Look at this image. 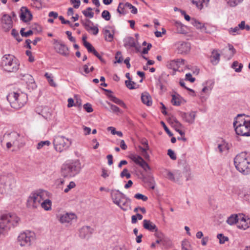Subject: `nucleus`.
Masks as SVG:
<instances>
[{"instance_id":"f257e3e1","label":"nucleus","mask_w":250,"mask_h":250,"mask_svg":"<svg viewBox=\"0 0 250 250\" xmlns=\"http://www.w3.org/2000/svg\"><path fill=\"white\" fill-rule=\"evenodd\" d=\"M236 133L240 136H250V117L238 114L233 123Z\"/></svg>"},{"instance_id":"f03ea898","label":"nucleus","mask_w":250,"mask_h":250,"mask_svg":"<svg viewBox=\"0 0 250 250\" xmlns=\"http://www.w3.org/2000/svg\"><path fill=\"white\" fill-rule=\"evenodd\" d=\"M20 221V218L15 214H7L0 218V235H5L11 229L17 227Z\"/></svg>"},{"instance_id":"7ed1b4c3","label":"nucleus","mask_w":250,"mask_h":250,"mask_svg":"<svg viewBox=\"0 0 250 250\" xmlns=\"http://www.w3.org/2000/svg\"><path fill=\"white\" fill-rule=\"evenodd\" d=\"M236 169L244 175L250 173V157L246 152L237 154L234 159Z\"/></svg>"},{"instance_id":"20e7f679","label":"nucleus","mask_w":250,"mask_h":250,"mask_svg":"<svg viewBox=\"0 0 250 250\" xmlns=\"http://www.w3.org/2000/svg\"><path fill=\"white\" fill-rule=\"evenodd\" d=\"M81 164L79 161H75L63 164L61 168V175L65 178L74 177L81 171Z\"/></svg>"},{"instance_id":"39448f33","label":"nucleus","mask_w":250,"mask_h":250,"mask_svg":"<svg viewBox=\"0 0 250 250\" xmlns=\"http://www.w3.org/2000/svg\"><path fill=\"white\" fill-rule=\"evenodd\" d=\"M7 99L11 106L15 109H20L26 103L27 95L23 92H11L7 96Z\"/></svg>"},{"instance_id":"423d86ee","label":"nucleus","mask_w":250,"mask_h":250,"mask_svg":"<svg viewBox=\"0 0 250 250\" xmlns=\"http://www.w3.org/2000/svg\"><path fill=\"white\" fill-rule=\"evenodd\" d=\"M111 197L113 202L122 210L126 211L130 209V199L119 190L112 191L111 193Z\"/></svg>"},{"instance_id":"0eeeda50","label":"nucleus","mask_w":250,"mask_h":250,"mask_svg":"<svg viewBox=\"0 0 250 250\" xmlns=\"http://www.w3.org/2000/svg\"><path fill=\"white\" fill-rule=\"evenodd\" d=\"M164 176L168 180L173 182H177L182 177V173H184L186 177V180L188 181L191 178L190 168L189 167L186 165L183 170H175L173 172L165 169L163 171Z\"/></svg>"},{"instance_id":"6e6552de","label":"nucleus","mask_w":250,"mask_h":250,"mask_svg":"<svg viewBox=\"0 0 250 250\" xmlns=\"http://www.w3.org/2000/svg\"><path fill=\"white\" fill-rule=\"evenodd\" d=\"M19 64L15 57L11 54H5L1 58L0 66L7 72H15L19 69Z\"/></svg>"},{"instance_id":"1a4fd4ad","label":"nucleus","mask_w":250,"mask_h":250,"mask_svg":"<svg viewBox=\"0 0 250 250\" xmlns=\"http://www.w3.org/2000/svg\"><path fill=\"white\" fill-rule=\"evenodd\" d=\"M16 185V180L11 174H3L0 176V193H6L11 191Z\"/></svg>"},{"instance_id":"9d476101","label":"nucleus","mask_w":250,"mask_h":250,"mask_svg":"<svg viewBox=\"0 0 250 250\" xmlns=\"http://www.w3.org/2000/svg\"><path fill=\"white\" fill-rule=\"evenodd\" d=\"M71 144V141L63 136H56L53 141L54 148L59 152L67 149Z\"/></svg>"},{"instance_id":"9b49d317","label":"nucleus","mask_w":250,"mask_h":250,"mask_svg":"<svg viewBox=\"0 0 250 250\" xmlns=\"http://www.w3.org/2000/svg\"><path fill=\"white\" fill-rule=\"evenodd\" d=\"M35 240V234L30 231L21 233L18 237V242L22 247L30 246Z\"/></svg>"},{"instance_id":"f8f14e48","label":"nucleus","mask_w":250,"mask_h":250,"mask_svg":"<svg viewBox=\"0 0 250 250\" xmlns=\"http://www.w3.org/2000/svg\"><path fill=\"white\" fill-rule=\"evenodd\" d=\"M44 193L45 191L42 190L33 192L28 198V204L32 206L34 208H37L40 204H41V201L43 200Z\"/></svg>"},{"instance_id":"ddd939ff","label":"nucleus","mask_w":250,"mask_h":250,"mask_svg":"<svg viewBox=\"0 0 250 250\" xmlns=\"http://www.w3.org/2000/svg\"><path fill=\"white\" fill-rule=\"evenodd\" d=\"M54 48L55 51L62 56L67 57L69 55L68 46L61 40H53Z\"/></svg>"},{"instance_id":"4468645a","label":"nucleus","mask_w":250,"mask_h":250,"mask_svg":"<svg viewBox=\"0 0 250 250\" xmlns=\"http://www.w3.org/2000/svg\"><path fill=\"white\" fill-rule=\"evenodd\" d=\"M1 28L3 31L8 32L13 27V22L11 17L6 14L2 15L0 19Z\"/></svg>"},{"instance_id":"2eb2a0df","label":"nucleus","mask_w":250,"mask_h":250,"mask_svg":"<svg viewBox=\"0 0 250 250\" xmlns=\"http://www.w3.org/2000/svg\"><path fill=\"white\" fill-rule=\"evenodd\" d=\"M129 158L136 165L143 168L144 170L147 171L150 169V167L148 164L141 156L136 154H131L129 155Z\"/></svg>"},{"instance_id":"dca6fc26","label":"nucleus","mask_w":250,"mask_h":250,"mask_svg":"<svg viewBox=\"0 0 250 250\" xmlns=\"http://www.w3.org/2000/svg\"><path fill=\"white\" fill-rule=\"evenodd\" d=\"M20 137L19 133L16 132H12L10 133H5L4 134L0 142L2 144L4 141H9L11 142L13 145H17L18 144V139Z\"/></svg>"},{"instance_id":"f3484780","label":"nucleus","mask_w":250,"mask_h":250,"mask_svg":"<svg viewBox=\"0 0 250 250\" xmlns=\"http://www.w3.org/2000/svg\"><path fill=\"white\" fill-rule=\"evenodd\" d=\"M124 46L126 48L134 47L137 52L140 50L141 46L139 45L137 41H136L133 37H127L124 41Z\"/></svg>"},{"instance_id":"a211bd4d","label":"nucleus","mask_w":250,"mask_h":250,"mask_svg":"<svg viewBox=\"0 0 250 250\" xmlns=\"http://www.w3.org/2000/svg\"><path fill=\"white\" fill-rule=\"evenodd\" d=\"M178 53L181 54L188 53L191 48L190 44L188 42H179L177 44Z\"/></svg>"},{"instance_id":"6ab92c4d","label":"nucleus","mask_w":250,"mask_h":250,"mask_svg":"<svg viewBox=\"0 0 250 250\" xmlns=\"http://www.w3.org/2000/svg\"><path fill=\"white\" fill-rule=\"evenodd\" d=\"M32 15L26 7H22L21 9L20 19L25 22L32 20Z\"/></svg>"},{"instance_id":"aec40b11","label":"nucleus","mask_w":250,"mask_h":250,"mask_svg":"<svg viewBox=\"0 0 250 250\" xmlns=\"http://www.w3.org/2000/svg\"><path fill=\"white\" fill-rule=\"evenodd\" d=\"M185 60L182 59L171 60L168 62L167 66L169 68L176 71L178 70L181 65L185 63Z\"/></svg>"},{"instance_id":"412c9836","label":"nucleus","mask_w":250,"mask_h":250,"mask_svg":"<svg viewBox=\"0 0 250 250\" xmlns=\"http://www.w3.org/2000/svg\"><path fill=\"white\" fill-rule=\"evenodd\" d=\"M76 218V216L74 213H65L60 214L59 217V221L61 223H69L72 220Z\"/></svg>"},{"instance_id":"4be33fe9","label":"nucleus","mask_w":250,"mask_h":250,"mask_svg":"<svg viewBox=\"0 0 250 250\" xmlns=\"http://www.w3.org/2000/svg\"><path fill=\"white\" fill-rule=\"evenodd\" d=\"M181 117L186 122L192 124L194 122L196 117V113L194 111H191L188 113H182Z\"/></svg>"},{"instance_id":"5701e85b","label":"nucleus","mask_w":250,"mask_h":250,"mask_svg":"<svg viewBox=\"0 0 250 250\" xmlns=\"http://www.w3.org/2000/svg\"><path fill=\"white\" fill-rule=\"evenodd\" d=\"M93 229L88 226H84L80 230V236L83 238L87 239L93 232Z\"/></svg>"},{"instance_id":"b1692460","label":"nucleus","mask_w":250,"mask_h":250,"mask_svg":"<svg viewBox=\"0 0 250 250\" xmlns=\"http://www.w3.org/2000/svg\"><path fill=\"white\" fill-rule=\"evenodd\" d=\"M191 23L197 29H200L202 32L204 33H208V32L207 31L206 28L205 27L204 24L198 20L194 18H192L191 19Z\"/></svg>"},{"instance_id":"393cba45","label":"nucleus","mask_w":250,"mask_h":250,"mask_svg":"<svg viewBox=\"0 0 250 250\" xmlns=\"http://www.w3.org/2000/svg\"><path fill=\"white\" fill-rule=\"evenodd\" d=\"M143 227L145 229L151 232L157 230V226L150 220H144L143 221Z\"/></svg>"},{"instance_id":"a878e982","label":"nucleus","mask_w":250,"mask_h":250,"mask_svg":"<svg viewBox=\"0 0 250 250\" xmlns=\"http://www.w3.org/2000/svg\"><path fill=\"white\" fill-rule=\"evenodd\" d=\"M229 49L225 51L224 53L225 57L227 60H230L232 58L234 55L236 53V50L234 48L233 46L230 44H228Z\"/></svg>"},{"instance_id":"bb28decb","label":"nucleus","mask_w":250,"mask_h":250,"mask_svg":"<svg viewBox=\"0 0 250 250\" xmlns=\"http://www.w3.org/2000/svg\"><path fill=\"white\" fill-rule=\"evenodd\" d=\"M141 100L143 104L147 106H150L152 104L151 97L150 95L146 92L142 94Z\"/></svg>"},{"instance_id":"cd10ccee","label":"nucleus","mask_w":250,"mask_h":250,"mask_svg":"<svg viewBox=\"0 0 250 250\" xmlns=\"http://www.w3.org/2000/svg\"><path fill=\"white\" fill-rule=\"evenodd\" d=\"M220 54L217 50H213L212 51V55L210 57V61L214 64H217L220 60Z\"/></svg>"},{"instance_id":"c85d7f7f","label":"nucleus","mask_w":250,"mask_h":250,"mask_svg":"<svg viewBox=\"0 0 250 250\" xmlns=\"http://www.w3.org/2000/svg\"><path fill=\"white\" fill-rule=\"evenodd\" d=\"M104 35L105 40L107 42H111L114 38V31L105 29L104 31Z\"/></svg>"},{"instance_id":"c756f323","label":"nucleus","mask_w":250,"mask_h":250,"mask_svg":"<svg viewBox=\"0 0 250 250\" xmlns=\"http://www.w3.org/2000/svg\"><path fill=\"white\" fill-rule=\"evenodd\" d=\"M199 9H202L203 7L207 6L209 0H191Z\"/></svg>"},{"instance_id":"7c9ffc66","label":"nucleus","mask_w":250,"mask_h":250,"mask_svg":"<svg viewBox=\"0 0 250 250\" xmlns=\"http://www.w3.org/2000/svg\"><path fill=\"white\" fill-rule=\"evenodd\" d=\"M238 215L239 221L242 222L246 223L245 225H242L241 228L245 229L249 228V226L248 225V222L250 223V219L248 218L247 219L243 214H239Z\"/></svg>"},{"instance_id":"2f4dec72","label":"nucleus","mask_w":250,"mask_h":250,"mask_svg":"<svg viewBox=\"0 0 250 250\" xmlns=\"http://www.w3.org/2000/svg\"><path fill=\"white\" fill-rule=\"evenodd\" d=\"M81 22L84 27L86 31L90 32V28L92 27V25H93V22L89 20L86 19L84 20H81Z\"/></svg>"},{"instance_id":"473e14b6","label":"nucleus","mask_w":250,"mask_h":250,"mask_svg":"<svg viewBox=\"0 0 250 250\" xmlns=\"http://www.w3.org/2000/svg\"><path fill=\"white\" fill-rule=\"evenodd\" d=\"M239 221L238 215L236 214L231 215L227 219V222L230 225L236 224Z\"/></svg>"},{"instance_id":"72a5a7b5","label":"nucleus","mask_w":250,"mask_h":250,"mask_svg":"<svg viewBox=\"0 0 250 250\" xmlns=\"http://www.w3.org/2000/svg\"><path fill=\"white\" fill-rule=\"evenodd\" d=\"M107 96L110 98L111 100L115 103V104L122 106V107H124L125 108H126V106L125 104L124 103L123 101L120 100L119 99L116 98V97L111 95H107Z\"/></svg>"},{"instance_id":"f704fd0d","label":"nucleus","mask_w":250,"mask_h":250,"mask_svg":"<svg viewBox=\"0 0 250 250\" xmlns=\"http://www.w3.org/2000/svg\"><path fill=\"white\" fill-rule=\"evenodd\" d=\"M175 26L176 27V31L178 33L185 34L186 33V26L183 25L181 22L176 21L175 22Z\"/></svg>"},{"instance_id":"c9c22d12","label":"nucleus","mask_w":250,"mask_h":250,"mask_svg":"<svg viewBox=\"0 0 250 250\" xmlns=\"http://www.w3.org/2000/svg\"><path fill=\"white\" fill-rule=\"evenodd\" d=\"M41 205L42 207L45 210H49L51 208L52 203L49 199L44 200Z\"/></svg>"},{"instance_id":"e433bc0d","label":"nucleus","mask_w":250,"mask_h":250,"mask_svg":"<svg viewBox=\"0 0 250 250\" xmlns=\"http://www.w3.org/2000/svg\"><path fill=\"white\" fill-rule=\"evenodd\" d=\"M218 148L220 153H222L226 150H228L229 149L228 144L225 142L224 141L222 142V143L221 144H219L218 145Z\"/></svg>"},{"instance_id":"4c0bfd02","label":"nucleus","mask_w":250,"mask_h":250,"mask_svg":"<svg viewBox=\"0 0 250 250\" xmlns=\"http://www.w3.org/2000/svg\"><path fill=\"white\" fill-rule=\"evenodd\" d=\"M171 99V103L174 105L179 106L181 104V101L180 100V96L179 95H173Z\"/></svg>"},{"instance_id":"58836bf2","label":"nucleus","mask_w":250,"mask_h":250,"mask_svg":"<svg viewBox=\"0 0 250 250\" xmlns=\"http://www.w3.org/2000/svg\"><path fill=\"white\" fill-rule=\"evenodd\" d=\"M92 10V9L91 7H88L86 10L83 11L82 13L86 17L92 18L94 16V13L91 11Z\"/></svg>"},{"instance_id":"ea45409f","label":"nucleus","mask_w":250,"mask_h":250,"mask_svg":"<svg viewBox=\"0 0 250 250\" xmlns=\"http://www.w3.org/2000/svg\"><path fill=\"white\" fill-rule=\"evenodd\" d=\"M231 66L235 69L236 72H239L242 70L243 64L242 63H239L237 61H235L233 62Z\"/></svg>"},{"instance_id":"a19ab883","label":"nucleus","mask_w":250,"mask_h":250,"mask_svg":"<svg viewBox=\"0 0 250 250\" xmlns=\"http://www.w3.org/2000/svg\"><path fill=\"white\" fill-rule=\"evenodd\" d=\"M44 76L46 78V79L48 80V82L49 83V84L53 87H56L57 84L56 83L54 82V80L53 79V77L51 76V74H49L48 73H45Z\"/></svg>"},{"instance_id":"79ce46f5","label":"nucleus","mask_w":250,"mask_h":250,"mask_svg":"<svg viewBox=\"0 0 250 250\" xmlns=\"http://www.w3.org/2000/svg\"><path fill=\"white\" fill-rule=\"evenodd\" d=\"M23 79H22L24 81H25L26 83H31V84H33L34 85H35L34 79L33 78V77L29 75V74H25L23 76Z\"/></svg>"},{"instance_id":"37998d69","label":"nucleus","mask_w":250,"mask_h":250,"mask_svg":"<svg viewBox=\"0 0 250 250\" xmlns=\"http://www.w3.org/2000/svg\"><path fill=\"white\" fill-rule=\"evenodd\" d=\"M238 28L240 30L246 29L247 31L250 30V26L248 24H246L245 21H242L238 25Z\"/></svg>"},{"instance_id":"c03bdc74","label":"nucleus","mask_w":250,"mask_h":250,"mask_svg":"<svg viewBox=\"0 0 250 250\" xmlns=\"http://www.w3.org/2000/svg\"><path fill=\"white\" fill-rule=\"evenodd\" d=\"M182 250H191L189 242L187 240H184L182 243Z\"/></svg>"},{"instance_id":"a18cd8bd","label":"nucleus","mask_w":250,"mask_h":250,"mask_svg":"<svg viewBox=\"0 0 250 250\" xmlns=\"http://www.w3.org/2000/svg\"><path fill=\"white\" fill-rule=\"evenodd\" d=\"M227 3L231 7H235L243 0H226Z\"/></svg>"},{"instance_id":"49530a36","label":"nucleus","mask_w":250,"mask_h":250,"mask_svg":"<svg viewBox=\"0 0 250 250\" xmlns=\"http://www.w3.org/2000/svg\"><path fill=\"white\" fill-rule=\"evenodd\" d=\"M83 45L86 48L88 52L89 53L93 54L94 52L96 51L94 47L89 42H84V44Z\"/></svg>"},{"instance_id":"de8ad7c7","label":"nucleus","mask_w":250,"mask_h":250,"mask_svg":"<svg viewBox=\"0 0 250 250\" xmlns=\"http://www.w3.org/2000/svg\"><path fill=\"white\" fill-rule=\"evenodd\" d=\"M124 6V3H120L118 5L117 12L120 14L125 15L126 13L125 8Z\"/></svg>"},{"instance_id":"09e8293b","label":"nucleus","mask_w":250,"mask_h":250,"mask_svg":"<svg viewBox=\"0 0 250 250\" xmlns=\"http://www.w3.org/2000/svg\"><path fill=\"white\" fill-rule=\"evenodd\" d=\"M140 148L142 150L145 158L146 160L149 159V155L147 152V150L149 149V146L146 144V148H143L142 147L140 146Z\"/></svg>"},{"instance_id":"8fccbe9b","label":"nucleus","mask_w":250,"mask_h":250,"mask_svg":"<svg viewBox=\"0 0 250 250\" xmlns=\"http://www.w3.org/2000/svg\"><path fill=\"white\" fill-rule=\"evenodd\" d=\"M217 238L219 240V243L220 244H224L226 241L229 240L228 237L225 236L223 234H218L217 236Z\"/></svg>"},{"instance_id":"3c124183","label":"nucleus","mask_w":250,"mask_h":250,"mask_svg":"<svg viewBox=\"0 0 250 250\" xmlns=\"http://www.w3.org/2000/svg\"><path fill=\"white\" fill-rule=\"evenodd\" d=\"M11 35L16 39L18 42H20L22 41V39L20 37L18 31L15 29H12Z\"/></svg>"},{"instance_id":"603ef678","label":"nucleus","mask_w":250,"mask_h":250,"mask_svg":"<svg viewBox=\"0 0 250 250\" xmlns=\"http://www.w3.org/2000/svg\"><path fill=\"white\" fill-rule=\"evenodd\" d=\"M24 30H25V29L24 28H22L21 29L20 33L22 37H28L29 36L32 35L33 33L32 30H30L26 32H24Z\"/></svg>"},{"instance_id":"864d4df0","label":"nucleus","mask_w":250,"mask_h":250,"mask_svg":"<svg viewBox=\"0 0 250 250\" xmlns=\"http://www.w3.org/2000/svg\"><path fill=\"white\" fill-rule=\"evenodd\" d=\"M102 17L106 21H109L111 18V15L108 11L104 10L102 13Z\"/></svg>"},{"instance_id":"5fc2aeb1","label":"nucleus","mask_w":250,"mask_h":250,"mask_svg":"<svg viewBox=\"0 0 250 250\" xmlns=\"http://www.w3.org/2000/svg\"><path fill=\"white\" fill-rule=\"evenodd\" d=\"M240 29L238 28V26H235L234 28H230L229 30V33L230 34H231L232 35H235L236 34H239V31Z\"/></svg>"},{"instance_id":"6e6d98bb","label":"nucleus","mask_w":250,"mask_h":250,"mask_svg":"<svg viewBox=\"0 0 250 250\" xmlns=\"http://www.w3.org/2000/svg\"><path fill=\"white\" fill-rule=\"evenodd\" d=\"M50 144V142L49 141H41L39 142L37 146V148L38 149H41L44 146H48Z\"/></svg>"},{"instance_id":"4d7b16f0","label":"nucleus","mask_w":250,"mask_h":250,"mask_svg":"<svg viewBox=\"0 0 250 250\" xmlns=\"http://www.w3.org/2000/svg\"><path fill=\"white\" fill-rule=\"evenodd\" d=\"M108 104L109 105L111 110L114 113L121 112V109L116 105L112 104L110 103H108Z\"/></svg>"},{"instance_id":"13d9d810","label":"nucleus","mask_w":250,"mask_h":250,"mask_svg":"<svg viewBox=\"0 0 250 250\" xmlns=\"http://www.w3.org/2000/svg\"><path fill=\"white\" fill-rule=\"evenodd\" d=\"M125 83L126 87L128 88H129V89H135L134 85L136 83L134 82L131 81L130 80L125 81Z\"/></svg>"},{"instance_id":"bf43d9fd","label":"nucleus","mask_w":250,"mask_h":250,"mask_svg":"<svg viewBox=\"0 0 250 250\" xmlns=\"http://www.w3.org/2000/svg\"><path fill=\"white\" fill-rule=\"evenodd\" d=\"M115 59L116 60V62L118 63H121L123 61V59L122 56V53L120 51H118L115 56Z\"/></svg>"},{"instance_id":"052dcab7","label":"nucleus","mask_w":250,"mask_h":250,"mask_svg":"<svg viewBox=\"0 0 250 250\" xmlns=\"http://www.w3.org/2000/svg\"><path fill=\"white\" fill-rule=\"evenodd\" d=\"M120 176L121 177H124L125 176L126 178L128 179L131 177V175L128 172V170L126 168H124L122 172L120 174Z\"/></svg>"},{"instance_id":"680f3d73","label":"nucleus","mask_w":250,"mask_h":250,"mask_svg":"<svg viewBox=\"0 0 250 250\" xmlns=\"http://www.w3.org/2000/svg\"><path fill=\"white\" fill-rule=\"evenodd\" d=\"M76 186L75 183L74 182H70L67 188L64 189V192L65 193L68 192L71 189L74 188Z\"/></svg>"},{"instance_id":"e2e57ef3","label":"nucleus","mask_w":250,"mask_h":250,"mask_svg":"<svg viewBox=\"0 0 250 250\" xmlns=\"http://www.w3.org/2000/svg\"><path fill=\"white\" fill-rule=\"evenodd\" d=\"M134 197L137 199H141L143 201H146L147 200V197L141 193H137L134 195Z\"/></svg>"},{"instance_id":"0e129e2a","label":"nucleus","mask_w":250,"mask_h":250,"mask_svg":"<svg viewBox=\"0 0 250 250\" xmlns=\"http://www.w3.org/2000/svg\"><path fill=\"white\" fill-rule=\"evenodd\" d=\"M167 155L169 157L173 160H175L177 158L174 152L171 149H169L167 150Z\"/></svg>"},{"instance_id":"69168bd1","label":"nucleus","mask_w":250,"mask_h":250,"mask_svg":"<svg viewBox=\"0 0 250 250\" xmlns=\"http://www.w3.org/2000/svg\"><path fill=\"white\" fill-rule=\"evenodd\" d=\"M83 108L88 113L92 112L93 111V108L91 104L86 103L83 105Z\"/></svg>"},{"instance_id":"338daca9","label":"nucleus","mask_w":250,"mask_h":250,"mask_svg":"<svg viewBox=\"0 0 250 250\" xmlns=\"http://www.w3.org/2000/svg\"><path fill=\"white\" fill-rule=\"evenodd\" d=\"M161 124L162 125L165 130L166 131V132L167 133V134L170 136H173V133L169 130V129H168V128L167 126V125H166V124H165V123L163 122V121H162L161 122Z\"/></svg>"},{"instance_id":"774afa93","label":"nucleus","mask_w":250,"mask_h":250,"mask_svg":"<svg viewBox=\"0 0 250 250\" xmlns=\"http://www.w3.org/2000/svg\"><path fill=\"white\" fill-rule=\"evenodd\" d=\"M185 80L186 81H188L191 83H193L195 81V79L192 77L190 73L186 74Z\"/></svg>"}]
</instances>
